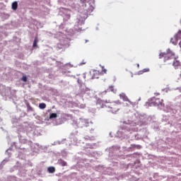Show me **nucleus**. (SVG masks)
<instances>
[{
    "label": "nucleus",
    "mask_w": 181,
    "mask_h": 181,
    "mask_svg": "<svg viewBox=\"0 0 181 181\" xmlns=\"http://www.w3.org/2000/svg\"><path fill=\"white\" fill-rule=\"evenodd\" d=\"M47 170L49 173H54L56 172V168L54 167H49Z\"/></svg>",
    "instance_id": "9"
},
{
    "label": "nucleus",
    "mask_w": 181,
    "mask_h": 181,
    "mask_svg": "<svg viewBox=\"0 0 181 181\" xmlns=\"http://www.w3.org/2000/svg\"><path fill=\"white\" fill-rule=\"evenodd\" d=\"M96 104L99 107V108H108L105 105H108V104H110V101L108 100L104 101L101 99H98Z\"/></svg>",
    "instance_id": "4"
},
{
    "label": "nucleus",
    "mask_w": 181,
    "mask_h": 181,
    "mask_svg": "<svg viewBox=\"0 0 181 181\" xmlns=\"http://www.w3.org/2000/svg\"><path fill=\"white\" fill-rule=\"evenodd\" d=\"M53 118H57V113H52L49 115V119H53Z\"/></svg>",
    "instance_id": "13"
},
{
    "label": "nucleus",
    "mask_w": 181,
    "mask_h": 181,
    "mask_svg": "<svg viewBox=\"0 0 181 181\" xmlns=\"http://www.w3.org/2000/svg\"><path fill=\"white\" fill-rule=\"evenodd\" d=\"M149 107H163L165 105L163 104V100H160L156 98H152L150 100H148Z\"/></svg>",
    "instance_id": "3"
},
{
    "label": "nucleus",
    "mask_w": 181,
    "mask_h": 181,
    "mask_svg": "<svg viewBox=\"0 0 181 181\" xmlns=\"http://www.w3.org/2000/svg\"><path fill=\"white\" fill-rule=\"evenodd\" d=\"M39 107L40 108V110H45V108H46L45 103H40L39 104Z\"/></svg>",
    "instance_id": "14"
},
{
    "label": "nucleus",
    "mask_w": 181,
    "mask_h": 181,
    "mask_svg": "<svg viewBox=\"0 0 181 181\" xmlns=\"http://www.w3.org/2000/svg\"><path fill=\"white\" fill-rule=\"evenodd\" d=\"M12 9L13 11H16V9H18V1H14L12 4Z\"/></svg>",
    "instance_id": "8"
},
{
    "label": "nucleus",
    "mask_w": 181,
    "mask_h": 181,
    "mask_svg": "<svg viewBox=\"0 0 181 181\" xmlns=\"http://www.w3.org/2000/svg\"><path fill=\"white\" fill-rule=\"evenodd\" d=\"M39 42V40L37 39V37H35L33 44V47H37V42Z\"/></svg>",
    "instance_id": "10"
},
{
    "label": "nucleus",
    "mask_w": 181,
    "mask_h": 181,
    "mask_svg": "<svg viewBox=\"0 0 181 181\" xmlns=\"http://www.w3.org/2000/svg\"><path fill=\"white\" fill-rule=\"evenodd\" d=\"M87 91H90V89H88V88H85L81 89L80 94H81L82 95L86 94V93H87Z\"/></svg>",
    "instance_id": "12"
},
{
    "label": "nucleus",
    "mask_w": 181,
    "mask_h": 181,
    "mask_svg": "<svg viewBox=\"0 0 181 181\" xmlns=\"http://www.w3.org/2000/svg\"><path fill=\"white\" fill-rule=\"evenodd\" d=\"M134 148H136V149H141V145H134Z\"/></svg>",
    "instance_id": "19"
},
{
    "label": "nucleus",
    "mask_w": 181,
    "mask_h": 181,
    "mask_svg": "<svg viewBox=\"0 0 181 181\" xmlns=\"http://www.w3.org/2000/svg\"><path fill=\"white\" fill-rule=\"evenodd\" d=\"M148 71H149V69L146 68L140 71V73H148Z\"/></svg>",
    "instance_id": "17"
},
{
    "label": "nucleus",
    "mask_w": 181,
    "mask_h": 181,
    "mask_svg": "<svg viewBox=\"0 0 181 181\" xmlns=\"http://www.w3.org/2000/svg\"><path fill=\"white\" fill-rule=\"evenodd\" d=\"M109 90L110 91H112V93H115V91H117L115 89H114V87L113 86H110L109 87Z\"/></svg>",
    "instance_id": "16"
},
{
    "label": "nucleus",
    "mask_w": 181,
    "mask_h": 181,
    "mask_svg": "<svg viewBox=\"0 0 181 181\" xmlns=\"http://www.w3.org/2000/svg\"><path fill=\"white\" fill-rule=\"evenodd\" d=\"M21 80L22 81L26 82L28 81V78L26 77V76H24L22 77Z\"/></svg>",
    "instance_id": "18"
},
{
    "label": "nucleus",
    "mask_w": 181,
    "mask_h": 181,
    "mask_svg": "<svg viewBox=\"0 0 181 181\" xmlns=\"http://www.w3.org/2000/svg\"><path fill=\"white\" fill-rule=\"evenodd\" d=\"M102 74H107V69L104 66H102Z\"/></svg>",
    "instance_id": "15"
},
{
    "label": "nucleus",
    "mask_w": 181,
    "mask_h": 181,
    "mask_svg": "<svg viewBox=\"0 0 181 181\" xmlns=\"http://www.w3.org/2000/svg\"><path fill=\"white\" fill-rule=\"evenodd\" d=\"M58 163L62 166H67V163L62 159L58 160Z\"/></svg>",
    "instance_id": "7"
},
{
    "label": "nucleus",
    "mask_w": 181,
    "mask_h": 181,
    "mask_svg": "<svg viewBox=\"0 0 181 181\" xmlns=\"http://www.w3.org/2000/svg\"><path fill=\"white\" fill-rule=\"evenodd\" d=\"M179 39H181V30H179L178 33L170 40L173 45H177Z\"/></svg>",
    "instance_id": "5"
},
{
    "label": "nucleus",
    "mask_w": 181,
    "mask_h": 181,
    "mask_svg": "<svg viewBox=\"0 0 181 181\" xmlns=\"http://www.w3.org/2000/svg\"><path fill=\"white\" fill-rule=\"evenodd\" d=\"M121 101L118 100L117 102H109V104L107 105H105V107L110 109V111L112 112H117L119 111V109L121 108Z\"/></svg>",
    "instance_id": "1"
},
{
    "label": "nucleus",
    "mask_w": 181,
    "mask_h": 181,
    "mask_svg": "<svg viewBox=\"0 0 181 181\" xmlns=\"http://www.w3.org/2000/svg\"><path fill=\"white\" fill-rule=\"evenodd\" d=\"M164 58V62H168V60H170V59H174L175 53L170 50V49H167L166 52H161L159 54V59Z\"/></svg>",
    "instance_id": "2"
},
{
    "label": "nucleus",
    "mask_w": 181,
    "mask_h": 181,
    "mask_svg": "<svg viewBox=\"0 0 181 181\" xmlns=\"http://www.w3.org/2000/svg\"><path fill=\"white\" fill-rule=\"evenodd\" d=\"M119 97H120L121 100H123V101H128V103H129V104H131L132 105H134V103H132V102H131V100H129V99L128 98L127 95H125V93L119 94Z\"/></svg>",
    "instance_id": "6"
},
{
    "label": "nucleus",
    "mask_w": 181,
    "mask_h": 181,
    "mask_svg": "<svg viewBox=\"0 0 181 181\" xmlns=\"http://www.w3.org/2000/svg\"><path fill=\"white\" fill-rule=\"evenodd\" d=\"M173 66H174V67H178V66H180V62H179L177 59H175Z\"/></svg>",
    "instance_id": "11"
},
{
    "label": "nucleus",
    "mask_w": 181,
    "mask_h": 181,
    "mask_svg": "<svg viewBox=\"0 0 181 181\" xmlns=\"http://www.w3.org/2000/svg\"><path fill=\"white\" fill-rule=\"evenodd\" d=\"M137 67H139V64H137Z\"/></svg>",
    "instance_id": "21"
},
{
    "label": "nucleus",
    "mask_w": 181,
    "mask_h": 181,
    "mask_svg": "<svg viewBox=\"0 0 181 181\" xmlns=\"http://www.w3.org/2000/svg\"><path fill=\"white\" fill-rule=\"evenodd\" d=\"M86 0H81V2L82 4H86Z\"/></svg>",
    "instance_id": "20"
}]
</instances>
